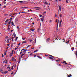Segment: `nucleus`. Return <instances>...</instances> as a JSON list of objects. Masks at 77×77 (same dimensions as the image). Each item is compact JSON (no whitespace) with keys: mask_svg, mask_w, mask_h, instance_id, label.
Returning a JSON list of instances; mask_svg holds the SVG:
<instances>
[{"mask_svg":"<svg viewBox=\"0 0 77 77\" xmlns=\"http://www.w3.org/2000/svg\"><path fill=\"white\" fill-rule=\"evenodd\" d=\"M20 62H21V57H20L19 59V62L18 63H20Z\"/></svg>","mask_w":77,"mask_h":77,"instance_id":"1","label":"nucleus"},{"mask_svg":"<svg viewBox=\"0 0 77 77\" xmlns=\"http://www.w3.org/2000/svg\"><path fill=\"white\" fill-rule=\"evenodd\" d=\"M13 53H14L12 52L11 53H10V57H11V56H12V55L13 54Z\"/></svg>","mask_w":77,"mask_h":77,"instance_id":"2","label":"nucleus"},{"mask_svg":"<svg viewBox=\"0 0 77 77\" xmlns=\"http://www.w3.org/2000/svg\"><path fill=\"white\" fill-rule=\"evenodd\" d=\"M44 20V18H41V21H42V22H43V21Z\"/></svg>","mask_w":77,"mask_h":77,"instance_id":"3","label":"nucleus"},{"mask_svg":"<svg viewBox=\"0 0 77 77\" xmlns=\"http://www.w3.org/2000/svg\"><path fill=\"white\" fill-rule=\"evenodd\" d=\"M13 36H14V38H15L16 36V34H15V33H14V34L13 33Z\"/></svg>","mask_w":77,"mask_h":77,"instance_id":"4","label":"nucleus"},{"mask_svg":"<svg viewBox=\"0 0 77 77\" xmlns=\"http://www.w3.org/2000/svg\"><path fill=\"white\" fill-rule=\"evenodd\" d=\"M68 77H72V75H71V74H70L69 75H68Z\"/></svg>","mask_w":77,"mask_h":77,"instance_id":"5","label":"nucleus"},{"mask_svg":"<svg viewBox=\"0 0 77 77\" xmlns=\"http://www.w3.org/2000/svg\"><path fill=\"white\" fill-rule=\"evenodd\" d=\"M63 63H65L66 65H67V64H68V63H66V61H63Z\"/></svg>","mask_w":77,"mask_h":77,"instance_id":"6","label":"nucleus"},{"mask_svg":"<svg viewBox=\"0 0 77 77\" xmlns=\"http://www.w3.org/2000/svg\"><path fill=\"white\" fill-rule=\"evenodd\" d=\"M11 24L12 26H15V25L14 24V23H13V22H11Z\"/></svg>","mask_w":77,"mask_h":77,"instance_id":"7","label":"nucleus"},{"mask_svg":"<svg viewBox=\"0 0 77 77\" xmlns=\"http://www.w3.org/2000/svg\"><path fill=\"white\" fill-rule=\"evenodd\" d=\"M49 58H50V59H53L54 57H49Z\"/></svg>","mask_w":77,"mask_h":77,"instance_id":"8","label":"nucleus"},{"mask_svg":"<svg viewBox=\"0 0 77 77\" xmlns=\"http://www.w3.org/2000/svg\"><path fill=\"white\" fill-rule=\"evenodd\" d=\"M12 60L13 61H14V60H15V58H14V57H12Z\"/></svg>","mask_w":77,"mask_h":77,"instance_id":"9","label":"nucleus"},{"mask_svg":"<svg viewBox=\"0 0 77 77\" xmlns=\"http://www.w3.org/2000/svg\"><path fill=\"white\" fill-rule=\"evenodd\" d=\"M39 51L38 50H36L35 51H34V53H35V52H37V51Z\"/></svg>","mask_w":77,"mask_h":77,"instance_id":"10","label":"nucleus"},{"mask_svg":"<svg viewBox=\"0 0 77 77\" xmlns=\"http://www.w3.org/2000/svg\"><path fill=\"white\" fill-rule=\"evenodd\" d=\"M17 39H18V37H16V39H15V41H17Z\"/></svg>","mask_w":77,"mask_h":77,"instance_id":"11","label":"nucleus"},{"mask_svg":"<svg viewBox=\"0 0 77 77\" xmlns=\"http://www.w3.org/2000/svg\"><path fill=\"white\" fill-rule=\"evenodd\" d=\"M8 21H9V19H7V20H6L5 21V22L6 23L7 22H8Z\"/></svg>","mask_w":77,"mask_h":77,"instance_id":"12","label":"nucleus"},{"mask_svg":"<svg viewBox=\"0 0 77 77\" xmlns=\"http://www.w3.org/2000/svg\"><path fill=\"white\" fill-rule=\"evenodd\" d=\"M8 72V71H6L4 72V74H7Z\"/></svg>","mask_w":77,"mask_h":77,"instance_id":"13","label":"nucleus"},{"mask_svg":"<svg viewBox=\"0 0 77 77\" xmlns=\"http://www.w3.org/2000/svg\"><path fill=\"white\" fill-rule=\"evenodd\" d=\"M59 9L60 11H61V7L60 6H59Z\"/></svg>","mask_w":77,"mask_h":77,"instance_id":"14","label":"nucleus"},{"mask_svg":"<svg viewBox=\"0 0 77 77\" xmlns=\"http://www.w3.org/2000/svg\"><path fill=\"white\" fill-rule=\"evenodd\" d=\"M62 22V20H61L60 21V24H61Z\"/></svg>","mask_w":77,"mask_h":77,"instance_id":"15","label":"nucleus"},{"mask_svg":"<svg viewBox=\"0 0 77 77\" xmlns=\"http://www.w3.org/2000/svg\"><path fill=\"white\" fill-rule=\"evenodd\" d=\"M45 5H48V3H47V2H45Z\"/></svg>","mask_w":77,"mask_h":77,"instance_id":"16","label":"nucleus"},{"mask_svg":"<svg viewBox=\"0 0 77 77\" xmlns=\"http://www.w3.org/2000/svg\"><path fill=\"white\" fill-rule=\"evenodd\" d=\"M9 39H8L7 40V43H9Z\"/></svg>","mask_w":77,"mask_h":77,"instance_id":"17","label":"nucleus"},{"mask_svg":"<svg viewBox=\"0 0 77 77\" xmlns=\"http://www.w3.org/2000/svg\"><path fill=\"white\" fill-rule=\"evenodd\" d=\"M12 18L11 17L9 19L10 21H12Z\"/></svg>","mask_w":77,"mask_h":77,"instance_id":"18","label":"nucleus"},{"mask_svg":"<svg viewBox=\"0 0 77 77\" xmlns=\"http://www.w3.org/2000/svg\"><path fill=\"white\" fill-rule=\"evenodd\" d=\"M24 43H26V42L23 41L22 42V44H24Z\"/></svg>","mask_w":77,"mask_h":77,"instance_id":"19","label":"nucleus"},{"mask_svg":"<svg viewBox=\"0 0 77 77\" xmlns=\"http://www.w3.org/2000/svg\"><path fill=\"white\" fill-rule=\"evenodd\" d=\"M15 22H17V21H18V19H16L15 20Z\"/></svg>","mask_w":77,"mask_h":77,"instance_id":"20","label":"nucleus"},{"mask_svg":"<svg viewBox=\"0 0 77 77\" xmlns=\"http://www.w3.org/2000/svg\"><path fill=\"white\" fill-rule=\"evenodd\" d=\"M37 57H38V58H39V59H42L41 57H40L39 56H38Z\"/></svg>","mask_w":77,"mask_h":77,"instance_id":"21","label":"nucleus"},{"mask_svg":"<svg viewBox=\"0 0 77 77\" xmlns=\"http://www.w3.org/2000/svg\"><path fill=\"white\" fill-rule=\"evenodd\" d=\"M30 30H31L32 31H34V30H35V29H30Z\"/></svg>","mask_w":77,"mask_h":77,"instance_id":"22","label":"nucleus"},{"mask_svg":"<svg viewBox=\"0 0 77 77\" xmlns=\"http://www.w3.org/2000/svg\"><path fill=\"white\" fill-rule=\"evenodd\" d=\"M71 49H72V51H73L74 50V48H72Z\"/></svg>","mask_w":77,"mask_h":77,"instance_id":"23","label":"nucleus"},{"mask_svg":"<svg viewBox=\"0 0 77 77\" xmlns=\"http://www.w3.org/2000/svg\"><path fill=\"white\" fill-rule=\"evenodd\" d=\"M11 23V21H9L8 23V25H10V23Z\"/></svg>","mask_w":77,"mask_h":77,"instance_id":"24","label":"nucleus"},{"mask_svg":"<svg viewBox=\"0 0 77 77\" xmlns=\"http://www.w3.org/2000/svg\"><path fill=\"white\" fill-rule=\"evenodd\" d=\"M31 45H28L27 46V47H26L27 48H29V47H30V46H31Z\"/></svg>","mask_w":77,"mask_h":77,"instance_id":"25","label":"nucleus"},{"mask_svg":"<svg viewBox=\"0 0 77 77\" xmlns=\"http://www.w3.org/2000/svg\"><path fill=\"white\" fill-rule=\"evenodd\" d=\"M59 60H56V62H59Z\"/></svg>","mask_w":77,"mask_h":77,"instance_id":"26","label":"nucleus"},{"mask_svg":"<svg viewBox=\"0 0 77 77\" xmlns=\"http://www.w3.org/2000/svg\"><path fill=\"white\" fill-rule=\"evenodd\" d=\"M18 2H20V3H23V1H18Z\"/></svg>","mask_w":77,"mask_h":77,"instance_id":"27","label":"nucleus"},{"mask_svg":"<svg viewBox=\"0 0 77 77\" xmlns=\"http://www.w3.org/2000/svg\"><path fill=\"white\" fill-rule=\"evenodd\" d=\"M48 55L49 56H50V57H53V56L51 55L50 54H48Z\"/></svg>","mask_w":77,"mask_h":77,"instance_id":"28","label":"nucleus"},{"mask_svg":"<svg viewBox=\"0 0 77 77\" xmlns=\"http://www.w3.org/2000/svg\"><path fill=\"white\" fill-rule=\"evenodd\" d=\"M22 39H23V40H25V39H26V38H22Z\"/></svg>","mask_w":77,"mask_h":77,"instance_id":"29","label":"nucleus"},{"mask_svg":"<svg viewBox=\"0 0 77 77\" xmlns=\"http://www.w3.org/2000/svg\"><path fill=\"white\" fill-rule=\"evenodd\" d=\"M62 14H61L60 15V17H62Z\"/></svg>","mask_w":77,"mask_h":77,"instance_id":"30","label":"nucleus"},{"mask_svg":"<svg viewBox=\"0 0 77 77\" xmlns=\"http://www.w3.org/2000/svg\"><path fill=\"white\" fill-rule=\"evenodd\" d=\"M34 41H35V43H36V38H35V39Z\"/></svg>","mask_w":77,"mask_h":77,"instance_id":"31","label":"nucleus"},{"mask_svg":"<svg viewBox=\"0 0 77 77\" xmlns=\"http://www.w3.org/2000/svg\"><path fill=\"white\" fill-rule=\"evenodd\" d=\"M59 20H58V21L57 23V26H58V24L59 23Z\"/></svg>","mask_w":77,"mask_h":77,"instance_id":"32","label":"nucleus"},{"mask_svg":"<svg viewBox=\"0 0 77 77\" xmlns=\"http://www.w3.org/2000/svg\"><path fill=\"white\" fill-rule=\"evenodd\" d=\"M40 17H42V15L40 14L39 15Z\"/></svg>","mask_w":77,"mask_h":77,"instance_id":"33","label":"nucleus"},{"mask_svg":"<svg viewBox=\"0 0 77 77\" xmlns=\"http://www.w3.org/2000/svg\"><path fill=\"white\" fill-rule=\"evenodd\" d=\"M6 63H8V60H7L5 62Z\"/></svg>","mask_w":77,"mask_h":77,"instance_id":"34","label":"nucleus"},{"mask_svg":"<svg viewBox=\"0 0 77 77\" xmlns=\"http://www.w3.org/2000/svg\"><path fill=\"white\" fill-rule=\"evenodd\" d=\"M23 13H27L28 12V11H26V12H23Z\"/></svg>","mask_w":77,"mask_h":77,"instance_id":"35","label":"nucleus"},{"mask_svg":"<svg viewBox=\"0 0 77 77\" xmlns=\"http://www.w3.org/2000/svg\"><path fill=\"white\" fill-rule=\"evenodd\" d=\"M6 62V60H5L4 61H3V63H5Z\"/></svg>","mask_w":77,"mask_h":77,"instance_id":"36","label":"nucleus"},{"mask_svg":"<svg viewBox=\"0 0 77 77\" xmlns=\"http://www.w3.org/2000/svg\"><path fill=\"white\" fill-rule=\"evenodd\" d=\"M2 57H4V55H3V54H2Z\"/></svg>","mask_w":77,"mask_h":77,"instance_id":"37","label":"nucleus"},{"mask_svg":"<svg viewBox=\"0 0 77 77\" xmlns=\"http://www.w3.org/2000/svg\"><path fill=\"white\" fill-rule=\"evenodd\" d=\"M22 53H23V51H21L20 54H22Z\"/></svg>","mask_w":77,"mask_h":77,"instance_id":"38","label":"nucleus"},{"mask_svg":"<svg viewBox=\"0 0 77 77\" xmlns=\"http://www.w3.org/2000/svg\"><path fill=\"white\" fill-rule=\"evenodd\" d=\"M29 41H30V42H32V39H29Z\"/></svg>","mask_w":77,"mask_h":77,"instance_id":"39","label":"nucleus"},{"mask_svg":"<svg viewBox=\"0 0 77 77\" xmlns=\"http://www.w3.org/2000/svg\"><path fill=\"white\" fill-rule=\"evenodd\" d=\"M15 14H18L17 13H14V14H13L14 15H15Z\"/></svg>","mask_w":77,"mask_h":77,"instance_id":"40","label":"nucleus"},{"mask_svg":"<svg viewBox=\"0 0 77 77\" xmlns=\"http://www.w3.org/2000/svg\"><path fill=\"white\" fill-rule=\"evenodd\" d=\"M46 11H45L44 13H43V14H45L46 13Z\"/></svg>","mask_w":77,"mask_h":77,"instance_id":"41","label":"nucleus"},{"mask_svg":"<svg viewBox=\"0 0 77 77\" xmlns=\"http://www.w3.org/2000/svg\"><path fill=\"white\" fill-rule=\"evenodd\" d=\"M4 54V55H6V52H5Z\"/></svg>","mask_w":77,"mask_h":77,"instance_id":"42","label":"nucleus"},{"mask_svg":"<svg viewBox=\"0 0 77 77\" xmlns=\"http://www.w3.org/2000/svg\"><path fill=\"white\" fill-rule=\"evenodd\" d=\"M8 71H11V69H9L8 70Z\"/></svg>","mask_w":77,"mask_h":77,"instance_id":"43","label":"nucleus"},{"mask_svg":"<svg viewBox=\"0 0 77 77\" xmlns=\"http://www.w3.org/2000/svg\"><path fill=\"white\" fill-rule=\"evenodd\" d=\"M21 8L22 9V8L25 9V7H22Z\"/></svg>","mask_w":77,"mask_h":77,"instance_id":"44","label":"nucleus"},{"mask_svg":"<svg viewBox=\"0 0 77 77\" xmlns=\"http://www.w3.org/2000/svg\"><path fill=\"white\" fill-rule=\"evenodd\" d=\"M8 38V36H6L5 37V38L6 39V38Z\"/></svg>","mask_w":77,"mask_h":77,"instance_id":"45","label":"nucleus"},{"mask_svg":"<svg viewBox=\"0 0 77 77\" xmlns=\"http://www.w3.org/2000/svg\"><path fill=\"white\" fill-rule=\"evenodd\" d=\"M36 8H37V9H40L39 7H36Z\"/></svg>","mask_w":77,"mask_h":77,"instance_id":"46","label":"nucleus"},{"mask_svg":"<svg viewBox=\"0 0 77 77\" xmlns=\"http://www.w3.org/2000/svg\"><path fill=\"white\" fill-rule=\"evenodd\" d=\"M11 38L12 39V41H14V38H13V37H12V38Z\"/></svg>","mask_w":77,"mask_h":77,"instance_id":"47","label":"nucleus"},{"mask_svg":"<svg viewBox=\"0 0 77 77\" xmlns=\"http://www.w3.org/2000/svg\"><path fill=\"white\" fill-rule=\"evenodd\" d=\"M23 55L22 54V55H21V58H22V57H23Z\"/></svg>","mask_w":77,"mask_h":77,"instance_id":"48","label":"nucleus"},{"mask_svg":"<svg viewBox=\"0 0 77 77\" xmlns=\"http://www.w3.org/2000/svg\"><path fill=\"white\" fill-rule=\"evenodd\" d=\"M18 48H15V50H17V49H18Z\"/></svg>","mask_w":77,"mask_h":77,"instance_id":"49","label":"nucleus"},{"mask_svg":"<svg viewBox=\"0 0 77 77\" xmlns=\"http://www.w3.org/2000/svg\"><path fill=\"white\" fill-rule=\"evenodd\" d=\"M36 56V55H34V57H35Z\"/></svg>","mask_w":77,"mask_h":77,"instance_id":"50","label":"nucleus"},{"mask_svg":"<svg viewBox=\"0 0 77 77\" xmlns=\"http://www.w3.org/2000/svg\"><path fill=\"white\" fill-rule=\"evenodd\" d=\"M66 2L67 3H68V1L66 0Z\"/></svg>","mask_w":77,"mask_h":77,"instance_id":"51","label":"nucleus"},{"mask_svg":"<svg viewBox=\"0 0 77 77\" xmlns=\"http://www.w3.org/2000/svg\"><path fill=\"white\" fill-rule=\"evenodd\" d=\"M14 67V66H12L11 67V69H13V68Z\"/></svg>","mask_w":77,"mask_h":77,"instance_id":"52","label":"nucleus"},{"mask_svg":"<svg viewBox=\"0 0 77 77\" xmlns=\"http://www.w3.org/2000/svg\"><path fill=\"white\" fill-rule=\"evenodd\" d=\"M26 49H22V50H26Z\"/></svg>","mask_w":77,"mask_h":77,"instance_id":"53","label":"nucleus"},{"mask_svg":"<svg viewBox=\"0 0 77 77\" xmlns=\"http://www.w3.org/2000/svg\"><path fill=\"white\" fill-rule=\"evenodd\" d=\"M8 68H9V69H10V67H7V69H8Z\"/></svg>","mask_w":77,"mask_h":77,"instance_id":"54","label":"nucleus"},{"mask_svg":"<svg viewBox=\"0 0 77 77\" xmlns=\"http://www.w3.org/2000/svg\"><path fill=\"white\" fill-rule=\"evenodd\" d=\"M56 22H57V19H56Z\"/></svg>","mask_w":77,"mask_h":77,"instance_id":"55","label":"nucleus"},{"mask_svg":"<svg viewBox=\"0 0 77 77\" xmlns=\"http://www.w3.org/2000/svg\"><path fill=\"white\" fill-rule=\"evenodd\" d=\"M26 50H24L23 51V52H26Z\"/></svg>","mask_w":77,"mask_h":77,"instance_id":"56","label":"nucleus"},{"mask_svg":"<svg viewBox=\"0 0 77 77\" xmlns=\"http://www.w3.org/2000/svg\"><path fill=\"white\" fill-rule=\"evenodd\" d=\"M58 65H59V66H60V64H58Z\"/></svg>","mask_w":77,"mask_h":77,"instance_id":"57","label":"nucleus"},{"mask_svg":"<svg viewBox=\"0 0 77 77\" xmlns=\"http://www.w3.org/2000/svg\"><path fill=\"white\" fill-rule=\"evenodd\" d=\"M45 56H48V55H46V54H45Z\"/></svg>","mask_w":77,"mask_h":77,"instance_id":"58","label":"nucleus"},{"mask_svg":"<svg viewBox=\"0 0 77 77\" xmlns=\"http://www.w3.org/2000/svg\"><path fill=\"white\" fill-rule=\"evenodd\" d=\"M55 17H57V15H56V14H55Z\"/></svg>","mask_w":77,"mask_h":77,"instance_id":"59","label":"nucleus"},{"mask_svg":"<svg viewBox=\"0 0 77 77\" xmlns=\"http://www.w3.org/2000/svg\"><path fill=\"white\" fill-rule=\"evenodd\" d=\"M6 24H7V23L6 22H5V25H6Z\"/></svg>","mask_w":77,"mask_h":77,"instance_id":"60","label":"nucleus"},{"mask_svg":"<svg viewBox=\"0 0 77 77\" xmlns=\"http://www.w3.org/2000/svg\"><path fill=\"white\" fill-rule=\"evenodd\" d=\"M68 42H69V41H68L66 43V44L67 43H68Z\"/></svg>","mask_w":77,"mask_h":77,"instance_id":"61","label":"nucleus"},{"mask_svg":"<svg viewBox=\"0 0 77 77\" xmlns=\"http://www.w3.org/2000/svg\"><path fill=\"white\" fill-rule=\"evenodd\" d=\"M9 45H10L9 44H7L8 46H9Z\"/></svg>","mask_w":77,"mask_h":77,"instance_id":"62","label":"nucleus"},{"mask_svg":"<svg viewBox=\"0 0 77 77\" xmlns=\"http://www.w3.org/2000/svg\"><path fill=\"white\" fill-rule=\"evenodd\" d=\"M42 17L43 18H44V16H42Z\"/></svg>","mask_w":77,"mask_h":77,"instance_id":"63","label":"nucleus"},{"mask_svg":"<svg viewBox=\"0 0 77 77\" xmlns=\"http://www.w3.org/2000/svg\"><path fill=\"white\" fill-rule=\"evenodd\" d=\"M51 20H50V21H49V22H50V23H51Z\"/></svg>","mask_w":77,"mask_h":77,"instance_id":"64","label":"nucleus"}]
</instances>
